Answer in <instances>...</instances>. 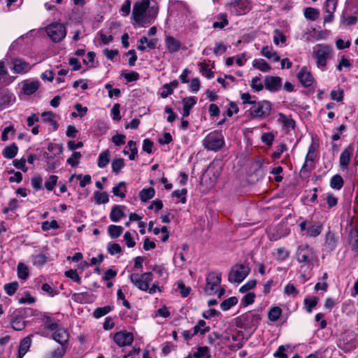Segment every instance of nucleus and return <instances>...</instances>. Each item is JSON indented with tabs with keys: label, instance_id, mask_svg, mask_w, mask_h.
Wrapping results in <instances>:
<instances>
[{
	"label": "nucleus",
	"instance_id": "obj_7",
	"mask_svg": "<svg viewBox=\"0 0 358 358\" xmlns=\"http://www.w3.org/2000/svg\"><path fill=\"white\" fill-rule=\"evenodd\" d=\"M250 268L244 264L234 265L228 274V280L231 283H241L250 273Z\"/></svg>",
	"mask_w": 358,
	"mask_h": 358
},
{
	"label": "nucleus",
	"instance_id": "obj_24",
	"mask_svg": "<svg viewBox=\"0 0 358 358\" xmlns=\"http://www.w3.org/2000/svg\"><path fill=\"white\" fill-rule=\"evenodd\" d=\"M31 336L24 338L20 343L18 349V357L22 358L29 350L31 346Z\"/></svg>",
	"mask_w": 358,
	"mask_h": 358
},
{
	"label": "nucleus",
	"instance_id": "obj_13",
	"mask_svg": "<svg viewBox=\"0 0 358 358\" xmlns=\"http://www.w3.org/2000/svg\"><path fill=\"white\" fill-rule=\"evenodd\" d=\"M264 87L269 92H278L282 87V78L279 76H266L264 78Z\"/></svg>",
	"mask_w": 358,
	"mask_h": 358
},
{
	"label": "nucleus",
	"instance_id": "obj_8",
	"mask_svg": "<svg viewBox=\"0 0 358 358\" xmlns=\"http://www.w3.org/2000/svg\"><path fill=\"white\" fill-rule=\"evenodd\" d=\"M45 32L52 41L58 43L66 37V29L62 23L53 22L45 27Z\"/></svg>",
	"mask_w": 358,
	"mask_h": 358
},
{
	"label": "nucleus",
	"instance_id": "obj_11",
	"mask_svg": "<svg viewBox=\"0 0 358 358\" xmlns=\"http://www.w3.org/2000/svg\"><path fill=\"white\" fill-rule=\"evenodd\" d=\"M231 13L236 15H242L249 13L252 9L251 0H234L229 3Z\"/></svg>",
	"mask_w": 358,
	"mask_h": 358
},
{
	"label": "nucleus",
	"instance_id": "obj_52",
	"mask_svg": "<svg viewBox=\"0 0 358 358\" xmlns=\"http://www.w3.org/2000/svg\"><path fill=\"white\" fill-rule=\"evenodd\" d=\"M338 0H327L324 3V9L327 13H334L336 9Z\"/></svg>",
	"mask_w": 358,
	"mask_h": 358
},
{
	"label": "nucleus",
	"instance_id": "obj_51",
	"mask_svg": "<svg viewBox=\"0 0 358 358\" xmlns=\"http://www.w3.org/2000/svg\"><path fill=\"white\" fill-rule=\"evenodd\" d=\"M318 298L313 297L310 299H305L304 304L306 306V309L308 313H310L313 311V308L317 304Z\"/></svg>",
	"mask_w": 358,
	"mask_h": 358
},
{
	"label": "nucleus",
	"instance_id": "obj_26",
	"mask_svg": "<svg viewBox=\"0 0 358 358\" xmlns=\"http://www.w3.org/2000/svg\"><path fill=\"white\" fill-rule=\"evenodd\" d=\"M41 320L44 324L45 329L54 331L58 327V324L55 320L48 315H43L41 317Z\"/></svg>",
	"mask_w": 358,
	"mask_h": 358
},
{
	"label": "nucleus",
	"instance_id": "obj_40",
	"mask_svg": "<svg viewBox=\"0 0 358 358\" xmlns=\"http://www.w3.org/2000/svg\"><path fill=\"white\" fill-rule=\"evenodd\" d=\"M237 303L238 299L236 296H231L224 300L220 304V308L222 310L225 311L230 309L232 306L236 305Z\"/></svg>",
	"mask_w": 358,
	"mask_h": 358
},
{
	"label": "nucleus",
	"instance_id": "obj_60",
	"mask_svg": "<svg viewBox=\"0 0 358 358\" xmlns=\"http://www.w3.org/2000/svg\"><path fill=\"white\" fill-rule=\"evenodd\" d=\"M344 96V92L343 90H333L331 91L330 96L332 100H335L340 102L343 100Z\"/></svg>",
	"mask_w": 358,
	"mask_h": 358
},
{
	"label": "nucleus",
	"instance_id": "obj_55",
	"mask_svg": "<svg viewBox=\"0 0 358 358\" xmlns=\"http://www.w3.org/2000/svg\"><path fill=\"white\" fill-rule=\"evenodd\" d=\"M127 145L129 148L131 153L129 155V158L130 160H134L136 158V155L138 153V148L136 146V143L134 141H129L127 143Z\"/></svg>",
	"mask_w": 358,
	"mask_h": 358
},
{
	"label": "nucleus",
	"instance_id": "obj_28",
	"mask_svg": "<svg viewBox=\"0 0 358 358\" xmlns=\"http://www.w3.org/2000/svg\"><path fill=\"white\" fill-rule=\"evenodd\" d=\"M252 66L262 72L271 71V66L263 59H255L252 62Z\"/></svg>",
	"mask_w": 358,
	"mask_h": 358
},
{
	"label": "nucleus",
	"instance_id": "obj_57",
	"mask_svg": "<svg viewBox=\"0 0 358 358\" xmlns=\"http://www.w3.org/2000/svg\"><path fill=\"white\" fill-rule=\"evenodd\" d=\"M18 286H19V285H18L17 282H13L6 284L4 285V289L8 295L12 296L17 291Z\"/></svg>",
	"mask_w": 358,
	"mask_h": 358
},
{
	"label": "nucleus",
	"instance_id": "obj_43",
	"mask_svg": "<svg viewBox=\"0 0 358 358\" xmlns=\"http://www.w3.org/2000/svg\"><path fill=\"white\" fill-rule=\"evenodd\" d=\"M123 231L121 226L111 224L108 227V234L113 238H118Z\"/></svg>",
	"mask_w": 358,
	"mask_h": 358
},
{
	"label": "nucleus",
	"instance_id": "obj_35",
	"mask_svg": "<svg viewBox=\"0 0 358 358\" xmlns=\"http://www.w3.org/2000/svg\"><path fill=\"white\" fill-rule=\"evenodd\" d=\"M110 161V152L105 150L99 154L97 165L99 168H104Z\"/></svg>",
	"mask_w": 358,
	"mask_h": 358
},
{
	"label": "nucleus",
	"instance_id": "obj_54",
	"mask_svg": "<svg viewBox=\"0 0 358 358\" xmlns=\"http://www.w3.org/2000/svg\"><path fill=\"white\" fill-rule=\"evenodd\" d=\"M58 180V176L55 175H52L49 177V178L45 182V187L48 191H52L55 186L57 184Z\"/></svg>",
	"mask_w": 358,
	"mask_h": 358
},
{
	"label": "nucleus",
	"instance_id": "obj_5",
	"mask_svg": "<svg viewBox=\"0 0 358 358\" xmlns=\"http://www.w3.org/2000/svg\"><path fill=\"white\" fill-rule=\"evenodd\" d=\"M271 109L272 104L270 101H255L247 112L250 119H264L269 116Z\"/></svg>",
	"mask_w": 358,
	"mask_h": 358
},
{
	"label": "nucleus",
	"instance_id": "obj_34",
	"mask_svg": "<svg viewBox=\"0 0 358 358\" xmlns=\"http://www.w3.org/2000/svg\"><path fill=\"white\" fill-rule=\"evenodd\" d=\"M94 199L96 204L106 203L109 201L108 195L106 192H94Z\"/></svg>",
	"mask_w": 358,
	"mask_h": 358
},
{
	"label": "nucleus",
	"instance_id": "obj_38",
	"mask_svg": "<svg viewBox=\"0 0 358 358\" xmlns=\"http://www.w3.org/2000/svg\"><path fill=\"white\" fill-rule=\"evenodd\" d=\"M152 271L154 272H155L158 276L159 278H161V282H163V283H166L167 280H168V277H169V273L167 272V270L162 267V266H155L153 268H152Z\"/></svg>",
	"mask_w": 358,
	"mask_h": 358
},
{
	"label": "nucleus",
	"instance_id": "obj_14",
	"mask_svg": "<svg viewBox=\"0 0 358 358\" xmlns=\"http://www.w3.org/2000/svg\"><path fill=\"white\" fill-rule=\"evenodd\" d=\"M261 319L259 314L252 311L248 312L241 316V320L246 328L256 327Z\"/></svg>",
	"mask_w": 358,
	"mask_h": 358
},
{
	"label": "nucleus",
	"instance_id": "obj_32",
	"mask_svg": "<svg viewBox=\"0 0 358 358\" xmlns=\"http://www.w3.org/2000/svg\"><path fill=\"white\" fill-rule=\"evenodd\" d=\"M344 180L339 174L334 175L330 180V186L332 189L340 190L343 187Z\"/></svg>",
	"mask_w": 358,
	"mask_h": 358
},
{
	"label": "nucleus",
	"instance_id": "obj_9",
	"mask_svg": "<svg viewBox=\"0 0 358 358\" xmlns=\"http://www.w3.org/2000/svg\"><path fill=\"white\" fill-rule=\"evenodd\" d=\"M129 279L138 289L142 291H147L150 282L153 279V274L152 272H145L141 275L134 273L130 275Z\"/></svg>",
	"mask_w": 358,
	"mask_h": 358
},
{
	"label": "nucleus",
	"instance_id": "obj_4",
	"mask_svg": "<svg viewBox=\"0 0 358 358\" xmlns=\"http://www.w3.org/2000/svg\"><path fill=\"white\" fill-rule=\"evenodd\" d=\"M358 14V0H347L341 16V24L350 26L357 23Z\"/></svg>",
	"mask_w": 358,
	"mask_h": 358
},
{
	"label": "nucleus",
	"instance_id": "obj_46",
	"mask_svg": "<svg viewBox=\"0 0 358 358\" xmlns=\"http://www.w3.org/2000/svg\"><path fill=\"white\" fill-rule=\"evenodd\" d=\"M250 86H251V88L255 92H259L264 89V83L262 84V83L261 82V78L259 77L255 76V77L252 78V79L251 80Z\"/></svg>",
	"mask_w": 358,
	"mask_h": 358
},
{
	"label": "nucleus",
	"instance_id": "obj_2",
	"mask_svg": "<svg viewBox=\"0 0 358 358\" xmlns=\"http://www.w3.org/2000/svg\"><path fill=\"white\" fill-rule=\"evenodd\" d=\"M332 47L327 44L320 43L313 47V57L322 71L325 69L328 59L332 57Z\"/></svg>",
	"mask_w": 358,
	"mask_h": 358
},
{
	"label": "nucleus",
	"instance_id": "obj_58",
	"mask_svg": "<svg viewBox=\"0 0 358 358\" xmlns=\"http://www.w3.org/2000/svg\"><path fill=\"white\" fill-rule=\"evenodd\" d=\"M124 182H120L116 186L113 187V193L115 196H120L122 199L125 198L126 194L124 192H121V188L125 187Z\"/></svg>",
	"mask_w": 358,
	"mask_h": 358
},
{
	"label": "nucleus",
	"instance_id": "obj_19",
	"mask_svg": "<svg viewBox=\"0 0 358 358\" xmlns=\"http://www.w3.org/2000/svg\"><path fill=\"white\" fill-rule=\"evenodd\" d=\"M13 63V71L15 73H25L31 69V65L29 63L21 59H15Z\"/></svg>",
	"mask_w": 358,
	"mask_h": 358
},
{
	"label": "nucleus",
	"instance_id": "obj_64",
	"mask_svg": "<svg viewBox=\"0 0 358 358\" xmlns=\"http://www.w3.org/2000/svg\"><path fill=\"white\" fill-rule=\"evenodd\" d=\"M257 282L256 280H248L245 284H244L243 286L240 287L239 292L241 293H245L250 291L256 286Z\"/></svg>",
	"mask_w": 358,
	"mask_h": 358
},
{
	"label": "nucleus",
	"instance_id": "obj_12",
	"mask_svg": "<svg viewBox=\"0 0 358 358\" xmlns=\"http://www.w3.org/2000/svg\"><path fill=\"white\" fill-rule=\"evenodd\" d=\"M113 341L119 347L130 345L134 341V335L127 331H120L113 335Z\"/></svg>",
	"mask_w": 358,
	"mask_h": 358
},
{
	"label": "nucleus",
	"instance_id": "obj_29",
	"mask_svg": "<svg viewBox=\"0 0 358 358\" xmlns=\"http://www.w3.org/2000/svg\"><path fill=\"white\" fill-rule=\"evenodd\" d=\"M43 120L45 122H48L53 127L54 130H57L59 127V124L55 119V114L52 111L43 112L41 115Z\"/></svg>",
	"mask_w": 358,
	"mask_h": 358
},
{
	"label": "nucleus",
	"instance_id": "obj_22",
	"mask_svg": "<svg viewBox=\"0 0 358 358\" xmlns=\"http://www.w3.org/2000/svg\"><path fill=\"white\" fill-rule=\"evenodd\" d=\"M39 87L38 81L25 80L22 83V91L24 94L31 95L34 94Z\"/></svg>",
	"mask_w": 358,
	"mask_h": 358
},
{
	"label": "nucleus",
	"instance_id": "obj_61",
	"mask_svg": "<svg viewBox=\"0 0 358 358\" xmlns=\"http://www.w3.org/2000/svg\"><path fill=\"white\" fill-rule=\"evenodd\" d=\"M187 190L186 189L175 190L172 193L173 197L180 199V202L185 203L186 202V195Z\"/></svg>",
	"mask_w": 358,
	"mask_h": 358
},
{
	"label": "nucleus",
	"instance_id": "obj_25",
	"mask_svg": "<svg viewBox=\"0 0 358 358\" xmlns=\"http://www.w3.org/2000/svg\"><path fill=\"white\" fill-rule=\"evenodd\" d=\"M11 327L16 331H21L24 329L26 324L23 317L15 313L13 315L10 321Z\"/></svg>",
	"mask_w": 358,
	"mask_h": 358
},
{
	"label": "nucleus",
	"instance_id": "obj_41",
	"mask_svg": "<svg viewBox=\"0 0 358 358\" xmlns=\"http://www.w3.org/2000/svg\"><path fill=\"white\" fill-rule=\"evenodd\" d=\"M282 315V309L280 307L275 306L271 308L268 313V319L272 322L277 321Z\"/></svg>",
	"mask_w": 358,
	"mask_h": 358
},
{
	"label": "nucleus",
	"instance_id": "obj_15",
	"mask_svg": "<svg viewBox=\"0 0 358 358\" xmlns=\"http://www.w3.org/2000/svg\"><path fill=\"white\" fill-rule=\"evenodd\" d=\"M354 152V145L349 144L341 152L339 159V165L341 169L345 170L348 169L350 162V159Z\"/></svg>",
	"mask_w": 358,
	"mask_h": 358
},
{
	"label": "nucleus",
	"instance_id": "obj_16",
	"mask_svg": "<svg viewBox=\"0 0 358 358\" xmlns=\"http://www.w3.org/2000/svg\"><path fill=\"white\" fill-rule=\"evenodd\" d=\"M338 241V236L331 231L329 230L325 235L324 250L328 252L334 251L337 246Z\"/></svg>",
	"mask_w": 358,
	"mask_h": 358
},
{
	"label": "nucleus",
	"instance_id": "obj_36",
	"mask_svg": "<svg viewBox=\"0 0 358 358\" xmlns=\"http://www.w3.org/2000/svg\"><path fill=\"white\" fill-rule=\"evenodd\" d=\"M17 277L22 280H26L29 276V268L27 265L22 262L17 264Z\"/></svg>",
	"mask_w": 358,
	"mask_h": 358
},
{
	"label": "nucleus",
	"instance_id": "obj_47",
	"mask_svg": "<svg viewBox=\"0 0 358 358\" xmlns=\"http://www.w3.org/2000/svg\"><path fill=\"white\" fill-rule=\"evenodd\" d=\"M112 310L111 307L109 306H106L103 307L97 308L94 310L93 313V316L95 318H100L106 314H108L109 312H110Z\"/></svg>",
	"mask_w": 358,
	"mask_h": 358
},
{
	"label": "nucleus",
	"instance_id": "obj_10",
	"mask_svg": "<svg viewBox=\"0 0 358 358\" xmlns=\"http://www.w3.org/2000/svg\"><path fill=\"white\" fill-rule=\"evenodd\" d=\"M206 280L205 293L208 295H213L221 283L222 274L218 271H211L208 273Z\"/></svg>",
	"mask_w": 358,
	"mask_h": 358
},
{
	"label": "nucleus",
	"instance_id": "obj_20",
	"mask_svg": "<svg viewBox=\"0 0 358 358\" xmlns=\"http://www.w3.org/2000/svg\"><path fill=\"white\" fill-rule=\"evenodd\" d=\"M165 45L169 52L174 53L180 49L181 43L172 36H166L165 38Z\"/></svg>",
	"mask_w": 358,
	"mask_h": 358
},
{
	"label": "nucleus",
	"instance_id": "obj_37",
	"mask_svg": "<svg viewBox=\"0 0 358 358\" xmlns=\"http://www.w3.org/2000/svg\"><path fill=\"white\" fill-rule=\"evenodd\" d=\"M194 358H211L209 348L207 346L199 347L196 352H194Z\"/></svg>",
	"mask_w": 358,
	"mask_h": 358
},
{
	"label": "nucleus",
	"instance_id": "obj_27",
	"mask_svg": "<svg viewBox=\"0 0 358 358\" xmlns=\"http://www.w3.org/2000/svg\"><path fill=\"white\" fill-rule=\"evenodd\" d=\"M123 206H120L118 205L114 206L110 213V219L114 222H118L122 217H124V213L122 210Z\"/></svg>",
	"mask_w": 358,
	"mask_h": 358
},
{
	"label": "nucleus",
	"instance_id": "obj_33",
	"mask_svg": "<svg viewBox=\"0 0 358 358\" xmlns=\"http://www.w3.org/2000/svg\"><path fill=\"white\" fill-rule=\"evenodd\" d=\"M155 189L152 187L143 189L140 193L139 196L143 202H146L151 199L155 196Z\"/></svg>",
	"mask_w": 358,
	"mask_h": 358
},
{
	"label": "nucleus",
	"instance_id": "obj_50",
	"mask_svg": "<svg viewBox=\"0 0 358 358\" xmlns=\"http://www.w3.org/2000/svg\"><path fill=\"white\" fill-rule=\"evenodd\" d=\"M256 295L254 292H248L241 299V304L248 306L254 303Z\"/></svg>",
	"mask_w": 358,
	"mask_h": 358
},
{
	"label": "nucleus",
	"instance_id": "obj_6",
	"mask_svg": "<svg viewBox=\"0 0 358 358\" xmlns=\"http://www.w3.org/2000/svg\"><path fill=\"white\" fill-rule=\"evenodd\" d=\"M202 145L207 150L217 152L224 145V138L221 131L215 130L206 136Z\"/></svg>",
	"mask_w": 358,
	"mask_h": 358
},
{
	"label": "nucleus",
	"instance_id": "obj_59",
	"mask_svg": "<svg viewBox=\"0 0 358 358\" xmlns=\"http://www.w3.org/2000/svg\"><path fill=\"white\" fill-rule=\"evenodd\" d=\"M47 165L49 169L54 170L60 165L59 159L55 158V155L47 157Z\"/></svg>",
	"mask_w": 358,
	"mask_h": 358
},
{
	"label": "nucleus",
	"instance_id": "obj_39",
	"mask_svg": "<svg viewBox=\"0 0 358 358\" xmlns=\"http://www.w3.org/2000/svg\"><path fill=\"white\" fill-rule=\"evenodd\" d=\"M320 12L318 9L308 7L305 9L304 16L306 19L314 21L318 18Z\"/></svg>",
	"mask_w": 358,
	"mask_h": 358
},
{
	"label": "nucleus",
	"instance_id": "obj_31",
	"mask_svg": "<svg viewBox=\"0 0 358 358\" xmlns=\"http://www.w3.org/2000/svg\"><path fill=\"white\" fill-rule=\"evenodd\" d=\"M210 331V327L206 326V323L204 320H200L197 324L193 328V334H200L201 335L205 334L206 332Z\"/></svg>",
	"mask_w": 358,
	"mask_h": 358
},
{
	"label": "nucleus",
	"instance_id": "obj_18",
	"mask_svg": "<svg viewBox=\"0 0 358 358\" xmlns=\"http://www.w3.org/2000/svg\"><path fill=\"white\" fill-rule=\"evenodd\" d=\"M55 330V331L52 334V338L61 345L64 346L69 339V334L67 329L57 327V329Z\"/></svg>",
	"mask_w": 358,
	"mask_h": 358
},
{
	"label": "nucleus",
	"instance_id": "obj_63",
	"mask_svg": "<svg viewBox=\"0 0 358 358\" xmlns=\"http://www.w3.org/2000/svg\"><path fill=\"white\" fill-rule=\"evenodd\" d=\"M199 65L200 66V71L207 78L210 79L214 76L213 72L210 69H208V64L205 63H200Z\"/></svg>",
	"mask_w": 358,
	"mask_h": 358
},
{
	"label": "nucleus",
	"instance_id": "obj_56",
	"mask_svg": "<svg viewBox=\"0 0 358 358\" xmlns=\"http://www.w3.org/2000/svg\"><path fill=\"white\" fill-rule=\"evenodd\" d=\"M107 250L111 255L122 252V248L118 243H110L108 244Z\"/></svg>",
	"mask_w": 358,
	"mask_h": 358
},
{
	"label": "nucleus",
	"instance_id": "obj_21",
	"mask_svg": "<svg viewBox=\"0 0 358 358\" xmlns=\"http://www.w3.org/2000/svg\"><path fill=\"white\" fill-rule=\"evenodd\" d=\"M322 228V224L320 222H310L307 228L306 235L310 237H316L321 234Z\"/></svg>",
	"mask_w": 358,
	"mask_h": 358
},
{
	"label": "nucleus",
	"instance_id": "obj_17",
	"mask_svg": "<svg viewBox=\"0 0 358 358\" xmlns=\"http://www.w3.org/2000/svg\"><path fill=\"white\" fill-rule=\"evenodd\" d=\"M297 78L301 85L306 87H310L314 82V78L307 67L303 66L297 74Z\"/></svg>",
	"mask_w": 358,
	"mask_h": 358
},
{
	"label": "nucleus",
	"instance_id": "obj_1",
	"mask_svg": "<svg viewBox=\"0 0 358 358\" xmlns=\"http://www.w3.org/2000/svg\"><path fill=\"white\" fill-rule=\"evenodd\" d=\"M158 11L157 3L150 5V0H139L134 4L132 17L139 27H147L154 22Z\"/></svg>",
	"mask_w": 358,
	"mask_h": 358
},
{
	"label": "nucleus",
	"instance_id": "obj_42",
	"mask_svg": "<svg viewBox=\"0 0 358 358\" xmlns=\"http://www.w3.org/2000/svg\"><path fill=\"white\" fill-rule=\"evenodd\" d=\"M81 157L82 155L80 152L74 151L71 156L67 159L66 162L71 167H76L80 163Z\"/></svg>",
	"mask_w": 358,
	"mask_h": 358
},
{
	"label": "nucleus",
	"instance_id": "obj_45",
	"mask_svg": "<svg viewBox=\"0 0 358 358\" xmlns=\"http://www.w3.org/2000/svg\"><path fill=\"white\" fill-rule=\"evenodd\" d=\"M290 348L291 347L289 345H280L273 354V356L278 358H288V356L285 352L288 351Z\"/></svg>",
	"mask_w": 358,
	"mask_h": 358
},
{
	"label": "nucleus",
	"instance_id": "obj_48",
	"mask_svg": "<svg viewBox=\"0 0 358 358\" xmlns=\"http://www.w3.org/2000/svg\"><path fill=\"white\" fill-rule=\"evenodd\" d=\"M324 199H325L329 208H333L338 204V198L336 197L332 193L328 192L324 194Z\"/></svg>",
	"mask_w": 358,
	"mask_h": 358
},
{
	"label": "nucleus",
	"instance_id": "obj_49",
	"mask_svg": "<svg viewBox=\"0 0 358 358\" xmlns=\"http://www.w3.org/2000/svg\"><path fill=\"white\" fill-rule=\"evenodd\" d=\"M289 255V252L285 248H278L276 249L275 252V259L278 261H284L285 260Z\"/></svg>",
	"mask_w": 358,
	"mask_h": 358
},
{
	"label": "nucleus",
	"instance_id": "obj_3",
	"mask_svg": "<svg viewBox=\"0 0 358 358\" xmlns=\"http://www.w3.org/2000/svg\"><path fill=\"white\" fill-rule=\"evenodd\" d=\"M296 255L297 261L302 264L301 268L306 267L309 270L313 269L315 262L317 260L313 249L308 245H299Z\"/></svg>",
	"mask_w": 358,
	"mask_h": 358
},
{
	"label": "nucleus",
	"instance_id": "obj_53",
	"mask_svg": "<svg viewBox=\"0 0 358 358\" xmlns=\"http://www.w3.org/2000/svg\"><path fill=\"white\" fill-rule=\"evenodd\" d=\"M183 108L191 110L196 103V99L194 96L183 98L182 100Z\"/></svg>",
	"mask_w": 358,
	"mask_h": 358
},
{
	"label": "nucleus",
	"instance_id": "obj_62",
	"mask_svg": "<svg viewBox=\"0 0 358 358\" xmlns=\"http://www.w3.org/2000/svg\"><path fill=\"white\" fill-rule=\"evenodd\" d=\"M64 275L66 277L71 278V280H73L74 282H76L77 283L80 284L81 282V278L78 275L76 270L70 269L69 271H66L64 273Z\"/></svg>",
	"mask_w": 358,
	"mask_h": 358
},
{
	"label": "nucleus",
	"instance_id": "obj_30",
	"mask_svg": "<svg viewBox=\"0 0 358 358\" xmlns=\"http://www.w3.org/2000/svg\"><path fill=\"white\" fill-rule=\"evenodd\" d=\"M17 150V146L15 143H13L3 149L2 155L5 158L13 159L16 156Z\"/></svg>",
	"mask_w": 358,
	"mask_h": 358
},
{
	"label": "nucleus",
	"instance_id": "obj_44",
	"mask_svg": "<svg viewBox=\"0 0 358 358\" xmlns=\"http://www.w3.org/2000/svg\"><path fill=\"white\" fill-rule=\"evenodd\" d=\"M124 166V160L122 158L114 159L111 163V168L114 173H118Z\"/></svg>",
	"mask_w": 358,
	"mask_h": 358
},
{
	"label": "nucleus",
	"instance_id": "obj_23",
	"mask_svg": "<svg viewBox=\"0 0 358 358\" xmlns=\"http://www.w3.org/2000/svg\"><path fill=\"white\" fill-rule=\"evenodd\" d=\"M278 121L282 124L285 129L287 130L294 129L295 127L294 120L291 117L287 116L282 113H280L278 114Z\"/></svg>",
	"mask_w": 358,
	"mask_h": 358
}]
</instances>
